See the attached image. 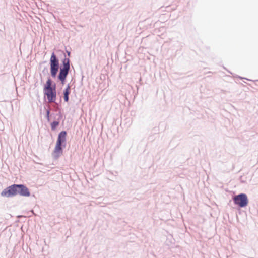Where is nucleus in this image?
<instances>
[{
	"mask_svg": "<svg viewBox=\"0 0 258 258\" xmlns=\"http://www.w3.org/2000/svg\"><path fill=\"white\" fill-rule=\"evenodd\" d=\"M49 65V77L56 79L57 83L63 86L67 82V77L71 72V65L67 60L60 62L54 54L50 56Z\"/></svg>",
	"mask_w": 258,
	"mask_h": 258,
	"instance_id": "obj_1",
	"label": "nucleus"
},
{
	"mask_svg": "<svg viewBox=\"0 0 258 258\" xmlns=\"http://www.w3.org/2000/svg\"><path fill=\"white\" fill-rule=\"evenodd\" d=\"M44 103H55L57 99L56 83L52 78L48 77L45 84L43 86Z\"/></svg>",
	"mask_w": 258,
	"mask_h": 258,
	"instance_id": "obj_2",
	"label": "nucleus"
},
{
	"mask_svg": "<svg viewBox=\"0 0 258 258\" xmlns=\"http://www.w3.org/2000/svg\"><path fill=\"white\" fill-rule=\"evenodd\" d=\"M67 134L66 130H62L58 133L54 149L51 154L53 159L57 160L63 154V150L67 146Z\"/></svg>",
	"mask_w": 258,
	"mask_h": 258,
	"instance_id": "obj_3",
	"label": "nucleus"
},
{
	"mask_svg": "<svg viewBox=\"0 0 258 258\" xmlns=\"http://www.w3.org/2000/svg\"><path fill=\"white\" fill-rule=\"evenodd\" d=\"M232 200L238 209L246 207L249 203L248 197L246 194L240 193L232 196Z\"/></svg>",
	"mask_w": 258,
	"mask_h": 258,
	"instance_id": "obj_4",
	"label": "nucleus"
},
{
	"mask_svg": "<svg viewBox=\"0 0 258 258\" xmlns=\"http://www.w3.org/2000/svg\"><path fill=\"white\" fill-rule=\"evenodd\" d=\"M65 51L66 52L61 49L56 50L55 52L53 51L51 53L50 56H52L54 54L56 57H57L58 60H59V62L60 61L62 62L63 61H64L67 60L69 61L70 65H71V62L70 60L71 54V51L68 50L66 47H65Z\"/></svg>",
	"mask_w": 258,
	"mask_h": 258,
	"instance_id": "obj_5",
	"label": "nucleus"
},
{
	"mask_svg": "<svg viewBox=\"0 0 258 258\" xmlns=\"http://www.w3.org/2000/svg\"><path fill=\"white\" fill-rule=\"evenodd\" d=\"M17 195L29 197L31 195L29 189L24 184H15Z\"/></svg>",
	"mask_w": 258,
	"mask_h": 258,
	"instance_id": "obj_6",
	"label": "nucleus"
},
{
	"mask_svg": "<svg viewBox=\"0 0 258 258\" xmlns=\"http://www.w3.org/2000/svg\"><path fill=\"white\" fill-rule=\"evenodd\" d=\"M15 183L5 188L1 193L2 197L12 198L17 196Z\"/></svg>",
	"mask_w": 258,
	"mask_h": 258,
	"instance_id": "obj_7",
	"label": "nucleus"
},
{
	"mask_svg": "<svg viewBox=\"0 0 258 258\" xmlns=\"http://www.w3.org/2000/svg\"><path fill=\"white\" fill-rule=\"evenodd\" d=\"M44 108L45 110V118L48 122H50L51 117L53 116V117L56 116L54 113H51L50 108L47 106H44Z\"/></svg>",
	"mask_w": 258,
	"mask_h": 258,
	"instance_id": "obj_8",
	"label": "nucleus"
},
{
	"mask_svg": "<svg viewBox=\"0 0 258 258\" xmlns=\"http://www.w3.org/2000/svg\"><path fill=\"white\" fill-rule=\"evenodd\" d=\"M60 122L59 119L54 120L53 121L51 122L50 123L51 130L52 131H55L59 125Z\"/></svg>",
	"mask_w": 258,
	"mask_h": 258,
	"instance_id": "obj_9",
	"label": "nucleus"
},
{
	"mask_svg": "<svg viewBox=\"0 0 258 258\" xmlns=\"http://www.w3.org/2000/svg\"><path fill=\"white\" fill-rule=\"evenodd\" d=\"M71 93V91H67L63 90L62 94L64 101L65 102H68L69 101V95Z\"/></svg>",
	"mask_w": 258,
	"mask_h": 258,
	"instance_id": "obj_10",
	"label": "nucleus"
},
{
	"mask_svg": "<svg viewBox=\"0 0 258 258\" xmlns=\"http://www.w3.org/2000/svg\"><path fill=\"white\" fill-rule=\"evenodd\" d=\"M42 74L44 76H46L47 75H50V73L49 74L48 68L47 66L44 67V68L42 70Z\"/></svg>",
	"mask_w": 258,
	"mask_h": 258,
	"instance_id": "obj_11",
	"label": "nucleus"
},
{
	"mask_svg": "<svg viewBox=\"0 0 258 258\" xmlns=\"http://www.w3.org/2000/svg\"><path fill=\"white\" fill-rule=\"evenodd\" d=\"M56 115L58 116V117L57 118V119H59V120L60 121V120L61 119H62L63 118V114L61 112V111L60 110L59 111H58V113L56 114Z\"/></svg>",
	"mask_w": 258,
	"mask_h": 258,
	"instance_id": "obj_12",
	"label": "nucleus"
},
{
	"mask_svg": "<svg viewBox=\"0 0 258 258\" xmlns=\"http://www.w3.org/2000/svg\"><path fill=\"white\" fill-rule=\"evenodd\" d=\"M64 91H71V85L69 83L66 86V88L63 89Z\"/></svg>",
	"mask_w": 258,
	"mask_h": 258,
	"instance_id": "obj_13",
	"label": "nucleus"
},
{
	"mask_svg": "<svg viewBox=\"0 0 258 258\" xmlns=\"http://www.w3.org/2000/svg\"><path fill=\"white\" fill-rule=\"evenodd\" d=\"M46 62H47V61H42V62H40L39 65H40V66H41L42 64H44V63H46Z\"/></svg>",
	"mask_w": 258,
	"mask_h": 258,
	"instance_id": "obj_14",
	"label": "nucleus"
},
{
	"mask_svg": "<svg viewBox=\"0 0 258 258\" xmlns=\"http://www.w3.org/2000/svg\"><path fill=\"white\" fill-rule=\"evenodd\" d=\"M31 213H32L33 215H35V214L34 213V210H30V211Z\"/></svg>",
	"mask_w": 258,
	"mask_h": 258,
	"instance_id": "obj_15",
	"label": "nucleus"
},
{
	"mask_svg": "<svg viewBox=\"0 0 258 258\" xmlns=\"http://www.w3.org/2000/svg\"><path fill=\"white\" fill-rule=\"evenodd\" d=\"M237 77H238V78H240V79H245V78H242V77H240V76H237ZM245 79L248 80V79H246V78H245Z\"/></svg>",
	"mask_w": 258,
	"mask_h": 258,
	"instance_id": "obj_16",
	"label": "nucleus"
},
{
	"mask_svg": "<svg viewBox=\"0 0 258 258\" xmlns=\"http://www.w3.org/2000/svg\"><path fill=\"white\" fill-rule=\"evenodd\" d=\"M56 116H54V117H53L54 120H56V119H57L56 118Z\"/></svg>",
	"mask_w": 258,
	"mask_h": 258,
	"instance_id": "obj_17",
	"label": "nucleus"
},
{
	"mask_svg": "<svg viewBox=\"0 0 258 258\" xmlns=\"http://www.w3.org/2000/svg\"><path fill=\"white\" fill-rule=\"evenodd\" d=\"M241 182L242 183H244V182H245V181H243V180H241Z\"/></svg>",
	"mask_w": 258,
	"mask_h": 258,
	"instance_id": "obj_18",
	"label": "nucleus"
},
{
	"mask_svg": "<svg viewBox=\"0 0 258 258\" xmlns=\"http://www.w3.org/2000/svg\"><path fill=\"white\" fill-rule=\"evenodd\" d=\"M61 100H61V98H60V102H61Z\"/></svg>",
	"mask_w": 258,
	"mask_h": 258,
	"instance_id": "obj_19",
	"label": "nucleus"
}]
</instances>
